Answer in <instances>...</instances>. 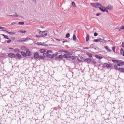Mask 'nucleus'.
I'll use <instances>...</instances> for the list:
<instances>
[{"instance_id":"nucleus-32","label":"nucleus","mask_w":124,"mask_h":124,"mask_svg":"<svg viewBox=\"0 0 124 124\" xmlns=\"http://www.w3.org/2000/svg\"><path fill=\"white\" fill-rule=\"evenodd\" d=\"M48 54H52V51L51 50H47L46 51V55H48Z\"/></svg>"},{"instance_id":"nucleus-36","label":"nucleus","mask_w":124,"mask_h":124,"mask_svg":"<svg viewBox=\"0 0 124 124\" xmlns=\"http://www.w3.org/2000/svg\"><path fill=\"white\" fill-rule=\"evenodd\" d=\"M118 65H114V68H115V69H117V70H119V68H118Z\"/></svg>"},{"instance_id":"nucleus-20","label":"nucleus","mask_w":124,"mask_h":124,"mask_svg":"<svg viewBox=\"0 0 124 124\" xmlns=\"http://www.w3.org/2000/svg\"><path fill=\"white\" fill-rule=\"evenodd\" d=\"M18 32H20V33H26L27 31H23V30H20L18 31Z\"/></svg>"},{"instance_id":"nucleus-8","label":"nucleus","mask_w":124,"mask_h":124,"mask_svg":"<svg viewBox=\"0 0 124 124\" xmlns=\"http://www.w3.org/2000/svg\"><path fill=\"white\" fill-rule=\"evenodd\" d=\"M92 59L87 58L84 60V62H87V63H91V62H92Z\"/></svg>"},{"instance_id":"nucleus-49","label":"nucleus","mask_w":124,"mask_h":124,"mask_svg":"<svg viewBox=\"0 0 124 124\" xmlns=\"http://www.w3.org/2000/svg\"><path fill=\"white\" fill-rule=\"evenodd\" d=\"M10 42H11V40L7 41V43H10Z\"/></svg>"},{"instance_id":"nucleus-21","label":"nucleus","mask_w":124,"mask_h":124,"mask_svg":"<svg viewBox=\"0 0 124 124\" xmlns=\"http://www.w3.org/2000/svg\"><path fill=\"white\" fill-rule=\"evenodd\" d=\"M120 60H112V62H114V63H119V62Z\"/></svg>"},{"instance_id":"nucleus-24","label":"nucleus","mask_w":124,"mask_h":124,"mask_svg":"<svg viewBox=\"0 0 124 124\" xmlns=\"http://www.w3.org/2000/svg\"><path fill=\"white\" fill-rule=\"evenodd\" d=\"M2 36H3L4 38H5L6 39L9 40V38H8V36L7 35H5V34H2Z\"/></svg>"},{"instance_id":"nucleus-18","label":"nucleus","mask_w":124,"mask_h":124,"mask_svg":"<svg viewBox=\"0 0 124 124\" xmlns=\"http://www.w3.org/2000/svg\"><path fill=\"white\" fill-rule=\"evenodd\" d=\"M106 67H107V68H110V67H112V64H107Z\"/></svg>"},{"instance_id":"nucleus-46","label":"nucleus","mask_w":124,"mask_h":124,"mask_svg":"<svg viewBox=\"0 0 124 124\" xmlns=\"http://www.w3.org/2000/svg\"><path fill=\"white\" fill-rule=\"evenodd\" d=\"M65 50H61V51H60V53H65Z\"/></svg>"},{"instance_id":"nucleus-60","label":"nucleus","mask_w":124,"mask_h":124,"mask_svg":"<svg viewBox=\"0 0 124 124\" xmlns=\"http://www.w3.org/2000/svg\"><path fill=\"white\" fill-rule=\"evenodd\" d=\"M122 45H123V47H124V42L122 43Z\"/></svg>"},{"instance_id":"nucleus-9","label":"nucleus","mask_w":124,"mask_h":124,"mask_svg":"<svg viewBox=\"0 0 124 124\" xmlns=\"http://www.w3.org/2000/svg\"><path fill=\"white\" fill-rule=\"evenodd\" d=\"M118 66H123L124 65V62L119 61L118 63L117 64Z\"/></svg>"},{"instance_id":"nucleus-27","label":"nucleus","mask_w":124,"mask_h":124,"mask_svg":"<svg viewBox=\"0 0 124 124\" xmlns=\"http://www.w3.org/2000/svg\"><path fill=\"white\" fill-rule=\"evenodd\" d=\"M18 25H20V26H23V25H25V22L22 21L19 22Z\"/></svg>"},{"instance_id":"nucleus-13","label":"nucleus","mask_w":124,"mask_h":124,"mask_svg":"<svg viewBox=\"0 0 124 124\" xmlns=\"http://www.w3.org/2000/svg\"><path fill=\"white\" fill-rule=\"evenodd\" d=\"M105 49H106V50L107 51V52H110L112 51V50L109 49V48L108 47V46H105Z\"/></svg>"},{"instance_id":"nucleus-55","label":"nucleus","mask_w":124,"mask_h":124,"mask_svg":"<svg viewBox=\"0 0 124 124\" xmlns=\"http://www.w3.org/2000/svg\"><path fill=\"white\" fill-rule=\"evenodd\" d=\"M93 45H90V48H93Z\"/></svg>"},{"instance_id":"nucleus-22","label":"nucleus","mask_w":124,"mask_h":124,"mask_svg":"<svg viewBox=\"0 0 124 124\" xmlns=\"http://www.w3.org/2000/svg\"><path fill=\"white\" fill-rule=\"evenodd\" d=\"M89 40H90V35L89 34H87L86 37V41L88 42Z\"/></svg>"},{"instance_id":"nucleus-50","label":"nucleus","mask_w":124,"mask_h":124,"mask_svg":"<svg viewBox=\"0 0 124 124\" xmlns=\"http://www.w3.org/2000/svg\"><path fill=\"white\" fill-rule=\"evenodd\" d=\"M41 45L42 46H45V43H43L42 44H41Z\"/></svg>"},{"instance_id":"nucleus-30","label":"nucleus","mask_w":124,"mask_h":124,"mask_svg":"<svg viewBox=\"0 0 124 124\" xmlns=\"http://www.w3.org/2000/svg\"><path fill=\"white\" fill-rule=\"evenodd\" d=\"M6 32L8 33L9 34H15V32H9L8 31H6Z\"/></svg>"},{"instance_id":"nucleus-38","label":"nucleus","mask_w":124,"mask_h":124,"mask_svg":"<svg viewBox=\"0 0 124 124\" xmlns=\"http://www.w3.org/2000/svg\"><path fill=\"white\" fill-rule=\"evenodd\" d=\"M18 16H18L16 13L13 15V17H18Z\"/></svg>"},{"instance_id":"nucleus-15","label":"nucleus","mask_w":124,"mask_h":124,"mask_svg":"<svg viewBox=\"0 0 124 124\" xmlns=\"http://www.w3.org/2000/svg\"><path fill=\"white\" fill-rule=\"evenodd\" d=\"M70 55L68 54H64L63 58L64 59H69Z\"/></svg>"},{"instance_id":"nucleus-57","label":"nucleus","mask_w":124,"mask_h":124,"mask_svg":"<svg viewBox=\"0 0 124 124\" xmlns=\"http://www.w3.org/2000/svg\"><path fill=\"white\" fill-rule=\"evenodd\" d=\"M122 55H123V57H124V51H123Z\"/></svg>"},{"instance_id":"nucleus-40","label":"nucleus","mask_w":124,"mask_h":124,"mask_svg":"<svg viewBox=\"0 0 124 124\" xmlns=\"http://www.w3.org/2000/svg\"><path fill=\"white\" fill-rule=\"evenodd\" d=\"M58 57H59V59H62V58H63V56H62V55H60Z\"/></svg>"},{"instance_id":"nucleus-10","label":"nucleus","mask_w":124,"mask_h":124,"mask_svg":"<svg viewBox=\"0 0 124 124\" xmlns=\"http://www.w3.org/2000/svg\"><path fill=\"white\" fill-rule=\"evenodd\" d=\"M26 57H31V51L30 50H27L26 52Z\"/></svg>"},{"instance_id":"nucleus-23","label":"nucleus","mask_w":124,"mask_h":124,"mask_svg":"<svg viewBox=\"0 0 124 124\" xmlns=\"http://www.w3.org/2000/svg\"><path fill=\"white\" fill-rule=\"evenodd\" d=\"M69 59H71V60H76V57L74 56H71L69 57Z\"/></svg>"},{"instance_id":"nucleus-58","label":"nucleus","mask_w":124,"mask_h":124,"mask_svg":"<svg viewBox=\"0 0 124 124\" xmlns=\"http://www.w3.org/2000/svg\"><path fill=\"white\" fill-rule=\"evenodd\" d=\"M40 58H41V59H44L43 56H40Z\"/></svg>"},{"instance_id":"nucleus-39","label":"nucleus","mask_w":124,"mask_h":124,"mask_svg":"<svg viewBox=\"0 0 124 124\" xmlns=\"http://www.w3.org/2000/svg\"><path fill=\"white\" fill-rule=\"evenodd\" d=\"M92 63H93V64H96V62H95V61H94V60L92 62Z\"/></svg>"},{"instance_id":"nucleus-43","label":"nucleus","mask_w":124,"mask_h":124,"mask_svg":"<svg viewBox=\"0 0 124 124\" xmlns=\"http://www.w3.org/2000/svg\"><path fill=\"white\" fill-rule=\"evenodd\" d=\"M123 52H124V49H123V48H121V51H120L121 54H122Z\"/></svg>"},{"instance_id":"nucleus-7","label":"nucleus","mask_w":124,"mask_h":124,"mask_svg":"<svg viewBox=\"0 0 124 124\" xmlns=\"http://www.w3.org/2000/svg\"><path fill=\"white\" fill-rule=\"evenodd\" d=\"M8 56L9 58H16V55H15V54H13V53H9L8 54Z\"/></svg>"},{"instance_id":"nucleus-59","label":"nucleus","mask_w":124,"mask_h":124,"mask_svg":"<svg viewBox=\"0 0 124 124\" xmlns=\"http://www.w3.org/2000/svg\"><path fill=\"white\" fill-rule=\"evenodd\" d=\"M4 29V27H1V30H3Z\"/></svg>"},{"instance_id":"nucleus-61","label":"nucleus","mask_w":124,"mask_h":124,"mask_svg":"<svg viewBox=\"0 0 124 124\" xmlns=\"http://www.w3.org/2000/svg\"><path fill=\"white\" fill-rule=\"evenodd\" d=\"M41 29H45V28H44V27L42 26V27H41Z\"/></svg>"},{"instance_id":"nucleus-4","label":"nucleus","mask_w":124,"mask_h":124,"mask_svg":"<svg viewBox=\"0 0 124 124\" xmlns=\"http://www.w3.org/2000/svg\"><path fill=\"white\" fill-rule=\"evenodd\" d=\"M99 9H100L102 12H105V7H104V6H102V5L99 7Z\"/></svg>"},{"instance_id":"nucleus-17","label":"nucleus","mask_w":124,"mask_h":124,"mask_svg":"<svg viewBox=\"0 0 124 124\" xmlns=\"http://www.w3.org/2000/svg\"><path fill=\"white\" fill-rule=\"evenodd\" d=\"M95 57L96 58V59H99V60H102V59H103V57L99 55H95Z\"/></svg>"},{"instance_id":"nucleus-51","label":"nucleus","mask_w":124,"mask_h":124,"mask_svg":"<svg viewBox=\"0 0 124 124\" xmlns=\"http://www.w3.org/2000/svg\"><path fill=\"white\" fill-rule=\"evenodd\" d=\"M100 15V13L96 14V16H99Z\"/></svg>"},{"instance_id":"nucleus-6","label":"nucleus","mask_w":124,"mask_h":124,"mask_svg":"<svg viewBox=\"0 0 124 124\" xmlns=\"http://www.w3.org/2000/svg\"><path fill=\"white\" fill-rule=\"evenodd\" d=\"M65 54L66 55H69L70 56H71V55H73V52L65 50Z\"/></svg>"},{"instance_id":"nucleus-3","label":"nucleus","mask_w":124,"mask_h":124,"mask_svg":"<svg viewBox=\"0 0 124 124\" xmlns=\"http://www.w3.org/2000/svg\"><path fill=\"white\" fill-rule=\"evenodd\" d=\"M46 57H48L49 59H54V57H56V54H47L46 55Z\"/></svg>"},{"instance_id":"nucleus-19","label":"nucleus","mask_w":124,"mask_h":124,"mask_svg":"<svg viewBox=\"0 0 124 124\" xmlns=\"http://www.w3.org/2000/svg\"><path fill=\"white\" fill-rule=\"evenodd\" d=\"M86 55L89 57V58H93V54L91 53H90L89 52H87L86 53Z\"/></svg>"},{"instance_id":"nucleus-44","label":"nucleus","mask_w":124,"mask_h":124,"mask_svg":"<svg viewBox=\"0 0 124 124\" xmlns=\"http://www.w3.org/2000/svg\"><path fill=\"white\" fill-rule=\"evenodd\" d=\"M42 35H44L43 37H44V36H47V35H48V33H45L44 34H42Z\"/></svg>"},{"instance_id":"nucleus-2","label":"nucleus","mask_w":124,"mask_h":124,"mask_svg":"<svg viewBox=\"0 0 124 124\" xmlns=\"http://www.w3.org/2000/svg\"><path fill=\"white\" fill-rule=\"evenodd\" d=\"M29 40H31V39L27 37L24 40H20L19 42H28Z\"/></svg>"},{"instance_id":"nucleus-54","label":"nucleus","mask_w":124,"mask_h":124,"mask_svg":"<svg viewBox=\"0 0 124 124\" xmlns=\"http://www.w3.org/2000/svg\"><path fill=\"white\" fill-rule=\"evenodd\" d=\"M9 17H13V15H7Z\"/></svg>"},{"instance_id":"nucleus-12","label":"nucleus","mask_w":124,"mask_h":124,"mask_svg":"<svg viewBox=\"0 0 124 124\" xmlns=\"http://www.w3.org/2000/svg\"><path fill=\"white\" fill-rule=\"evenodd\" d=\"M107 9H108V10H112L113 9V6H112L110 5H108L106 7Z\"/></svg>"},{"instance_id":"nucleus-33","label":"nucleus","mask_w":124,"mask_h":124,"mask_svg":"<svg viewBox=\"0 0 124 124\" xmlns=\"http://www.w3.org/2000/svg\"><path fill=\"white\" fill-rule=\"evenodd\" d=\"M70 36V34L69 33H68L66 34V38H69Z\"/></svg>"},{"instance_id":"nucleus-31","label":"nucleus","mask_w":124,"mask_h":124,"mask_svg":"<svg viewBox=\"0 0 124 124\" xmlns=\"http://www.w3.org/2000/svg\"><path fill=\"white\" fill-rule=\"evenodd\" d=\"M40 53H44L46 52V50L45 49H40Z\"/></svg>"},{"instance_id":"nucleus-34","label":"nucleus","mask_w":124,"mask_h":124,"mask_svg":"<svg viewBox=\"0 0 124 124\" xmlns=\"http://www.w3.org/2000/svg\"><path fill=\"white\" fill-rule=\"evenodd\" d=\"M100 40V38L97 39H94L93 40V42H98Z\"/></svg>"},{"instance_id":"nucleus-26","label":"nucleus","mask_w":124,"mask_h":124,"mask_svg":"<svg viewBox=\"0 0 124 124\" xmlns=\"http://www.w3.org/2000/svg\"><path fill=\"white\" fill-rule=\"evenodd\" d=\"M73 40H75V41H76V40H77V38H76V35L75 34L73 35Z\"/></svg>"},{"instance_id":"nucleus-11","label":"nucleus","mask_w":124,"mask_h":124,"mask_svg":"<svg viewBox=\"0 0 124 124\" xmlns=\"http://www.w3.org/2000/svg\"><path fill=\"white\" fill-rule=\"evenodd\" d=\"M15 55H16V58H17V59H22V56L20 55V54L16 53V54Z\"/></svg>"},{"instance_id":"nucleus-29","label":"nucleus","mask_w":124,"mask_h":124,"mask_svg":"<svg viewBox=\"0 0 124 124\" xmlns=\"http://www.w3.org/2000/svg\"><path fill=\"white\" fill-rule=\"evenodd\" d=\"M44 35H36L35 36V37H36L37 38H40L41 37H43Z\"/></svg>"},{"instance_id":"nucleus-63","label":"nucleus","mask_w":124,"mask_h":124,"mask_svg":"<svg viewBox=\"0 0 124 124\" xmlns=\"http://www.w3.org/2000/svg\"><path fill=\"white\" fill-rule=\"evenodd\" d=\"M94 50H96V47H94Z\"/></svg>"},{"instance_id":"nucleus-41","label":"nucleus","mask_w":124,"mask_h":124,"mask_svg":"<svg viewBox=\"0 0 124 124\" xmlns=\"http://www.w3.org/2000/svg\"><path fill=\"white\" fill-rule=\"evenodd\" d=\"M55 60H56V61H59V60H60V58H59V57H56L55 58Z\"/></svg>"},{"instance_id":"nucleus-64","label":"nucleus","mask_w":124,"mask_h":124,"mask_svg":"<svg viewBox=\"0 0 124 124\" xmlns=\"http://www.w3.org/2000/svg\"><path fill=\"white\" fill-rule=\"evenodd\" d=\"M64 42H65V41H63L62 42L63 43H64Z\"/></svg>"},{"instance_id":"nucleus-25","label":"nucleus","mask_w":124,"mask_h":124,"mask_svg":"<svg viewBox=\"0 0 124 124\" xmlns=\"http://www.w3.org/2000/svg\"><path fill=\"white\" fill-rule=\"evenodd\" d=\"M21 54L22 56H23L24 57H27L26 55V53L25 52L21 51Z\"/></svg>"},{"instance_id":"nucleus-16","label":"nucleus","mask_w":124,"mask_h":124,"mask_svg":"<svg viewBox=\"0 0 124 124\" xmlns=\"http://www.w3.org/2000/svg\"><path fill=\"white\" fill-rule=\"evenodd\" d=\"M118 71L119 72H123L124 73V68H119Z\"/></svg>"},{"instance_id":"nucleus-45","label":"nucleus","mask_w":124,"mask_h":124,"mask_svg":"<svg viewBox=\"0 0 124 124\" xmlns=\"http://www.w3.org/2000/svg\"><path fill=\"white\" fill-rule=\"evenodd\" d=\"M43 56V57H45H45H47V54H46V53H44Z\"/></svg>"},{"instance_id":"nucleus-5","label":"nucleus","mask_w":124,"mask_h":124,"mask_svg":"<svg viewBox=\"0 0 124 124\" xmlns=\"http://www.w3.org/2000/svg\"><path fill=\"white\" fill-rule=\"evenodd\" d=\"M38 58H39V54L38 52H35L34 55V59L35 60H37L38 59Z\"/></svg>"},{"instance_id":"nucleus-1","label":"nucleus","mask_w":124,"mask_h":124,"mask_svg":"<svg viewBox=\"0 0 124 124\" xmlns=\"http://www.w3.org/2000/svg\"><path fill=\"white\" fill-rule=\"evenodd\" d=\"M91 5L92 6H93V7H95V8H99L101 6V4L99 3H91Z\"/></svg>"},{"instance_id":"nucleus-37","label":"nucleus","mask_w":124,"mask_h":124,"mask_svg":"<svg viewBox=\"0 0 124 124\" xmlns=\"http://www.w3.org/2000/svg\"><path fill=\"white\" fill-rule=\"evenodd\" d=\"M72 6L73 7H76V4H75V2H74V1L72 2Z\"/></svg>"},{"instance_id":"nucleus-35","label":"nucleus","mask_w":124,"mask_h":124,"mask_svg":"<svg viewBox=\"0 0 124 124\" xmlns=\"http://www.w3.org/2000/svg\"><path fill=\"white\" fill-rule=\"evenodd\" d=\"M14 51H15V52H16H16H19V51H20V49H19V48H15V49H14Z\"/></svg>"},{"instance_id":"nucleus-14","label":"nucleus","mask_w":124,"mask_h":124,"mask_svg":"<svg viewBox=\"0 0 124 124\" xmlns=\"http://www.w3.org/2000/svg\"><path fill=\"white\" fill-rule=\"evenodd\" d=\"M46 32H48V31H40L39 32V34H44V33H46Z\"/></svg>"},{"instance_id":"nucleus-28","label":"nucleus","mask_w":124,"mask_h":124,"mask_svg":"<svg viewBox=\"0 0 124 124\" xmlns=\"http://www.w3.org/2000/svg\"><path fill=\"white\" fill-rule=\"evenodd\" d=\"M112 50L113 51L114 53L116 52V46H113L112 47Z\"/></svg>"},{"instance_id":"nucleus-62","label":"nucleus","mask_w":124,"mask_h":124,"mask_svg":"<svg viewBox=\"0 0 124 124\" xmlns=\"http://www.w3.org/2000/svg\"><path fill=\"white\" fill-rule=\"evenodd\" d=\"M9 49H10V50H13V48H9Z\"/></svg>"},{"instance_id":"nucleus-47","label":"nucleus","mask_w":124,"mask_h":124,"mask_svg":"<svg viewBox=\"0 0 124 124\" xmlns=\"http://www.w3.org/2000/svg\"><path fill=\"white\" fill-rule=\"evenodd\" d=\"M122 30H124V27L123 26V27L121 28L119 30V31H122Z\"/></svg>"},{"instance_id":"nucleus-56","label":"nucleus","mask_w":124,"mask_h":124,"mask_svg":"<svg viewBox=\"0 0 124 124\" xmlns=\"http://www.w3.org/2000/svg\"><path fill=\"white\" fill-rule=\"evenodd\" d=\"M105 12H107V13H108V10L105 9Z\"/></svg>"},{"instance_id":"nucleus-52","label":"nucleus","mask_w":124,"mask_h":124,"mask_svg":"<svg viewBox=\"0 0 124 124\" xmlns=\"http://www.w3.org/2000/svg\"><path fill=\"white\" fill-rule=\"evenodd\" d=\"M83 49H90V47H84Z\"/></svg>"},{"instance_id":"nucleus-48","label":"nucleus","mask_w":124,"mask_h":124,"mask_svg":"<svg viewBox=\"0 0 124 124\" xmlns=\"http://www.w3.org/2000/svg\"><path fill=\"white\" fill-rule=\"evenodd\" d=\"M11 25H16V22H13L11 24Z\"/></svg>"},{"instance_id":"nucleus-53","label":"nucleus","mask_w":124,"mask_h":124,"mask_svg":"<svg viewBox=\"0 0 124 124\" xmlns=\"http://www.w3.org/2000/svg\"><path fill=\"white\" fill-rule=\"evenodd\" d=\"M36 45L39 46V45H41V44L40 43H36Z\"/></svg>"},{"instance_id":"nucleus-42","label":"nucleus","mask_w":124,"mask_h":124,"mask_svg":"<svg viewBox=\"0 0 124 124\" xmlns=\"http://www.w3.org/2000/svg\"><path fill=\"white\" fill-rule=\"evenodd\" d=\"M97 35H98V34L97 32L94 33V36H97Z\"/></svg>"}]
</instances>
